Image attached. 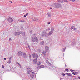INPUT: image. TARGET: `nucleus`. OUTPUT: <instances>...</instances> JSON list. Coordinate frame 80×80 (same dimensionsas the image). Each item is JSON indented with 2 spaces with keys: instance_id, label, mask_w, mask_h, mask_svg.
<instances>
[{
  "instance_id": "obj_1",
  "label": "nucleus",
  "mask_w": 80,
  "mask_h": 80,
  "mask_svg": "<svg viewBox=\"0 0 80 80\" xmlns=\"http://www.w3.org/2000/svg\"><path fill=\"white\" fill-rule=\"evenodd\" d=\"M32 40L33 42H35L36 44L38 43V39H37V37H32Z\"/></svg>"
},
{
  "instance_id": "obj_2",
  "label": "nucleus",
  "mask_w": 80,
  "mask_h": 80,
  "mask_svg": "<svg viewBox=\"0 0 80 80\" xmlns=\"http://www.w3.org/2000/svg\"><path fill=\"white\" fill-rule=\"evenodd\" d=\"M42 35L43 37H47L48 36L47 34V33L46 32H45V31H43L42 34Z\"/></svg>"
},
{
  "instance_id": "obj_3",
  "label": "nucleus",
  "mask_w": 80,
  "mask_h": 80,
  "mask_svg": "<svg viewBox=\"0 0 80 80\" xmlns=\"http://www.w3.org/2000/svg\"><path fill=\"white\" fill-rule=\"evenodd\" d=\"M32 57L33 58L37 59L38 58V55L36 53H33Z\"/></svg>"
},
{
  "instance_id": "obj_4",
  "label": "nucleus",
  "mask_w": 80,
  "mask_h": 80,
  "mask_svg": "<svg viewBox=\"0 0 80 80\" xmlns=\"http://www.w3.org/2000/svg\"><path fill=\"white\" fill-rule=\"evenodd\" d=\"M32 72V69L30 68H28L27 69V73L30 74Z\"/></svg>"
},
{
  "instance_id": "obj_5",
  "label": "nucleus",
  "mask_w": 80,
  "mask_h": 80,
  "mask_svg": "<svg viewBox=\"0 0 80 80\" xmlns=\"http://www.w3.org/2000/svg\"><path fill=\"white\" fill-rule=\"evenodd\" d=\"M18 55L19 57H21L22 56H23V53H22V52L21 51H19L18 53Z\"/></svg>"
},
{
  "instance_id": "obj_6",
  "label": "nucleus",
  "mask_w": 80,
  "mask_h": 80,
  "mask_svg": "<svg viewBox=\"0 0 80 80\" xmlns=\"http://www.w3.org/2000/svg\"><path fill=\"white\" fill-rule=\"evenodd\" d=\"M8 20L9 23H12L13 22V19L11 18H9L8 19Z\"/></svg>"
},
{
  "instance_id": "obj_7",
  "label": "nucleus",
  "mask_w": 80,
  "mask_h": 80,
  "mask_svg": "<svg viewBox=\"0 0 80 80\" xmlns=\"http://www.w3.org/2000/svg\"><path fill=\"white\" fill-rule=\"evenodd\" d=\"M52 7L55 8H58V3H55L52 4Z\"/></svg>"
},
{
  "instance_id": "obj_8",
  "label": "nucleus",
  "mask_w": 80,
  "mask_h": 80,
  "mask_svg": "<svg viewBox=\"0 0 80 80\" xmlns=\"http://www.w3.org/2000/svg\"><path fill=\"white\" fill-rule=\"evenodd\" d=\"M35 75V73L34 72H32L31 73L30 77L31 78H33Z\"/></svg>"
},
{
  "instance_id": "obj_9",
  "label": "nucleus",
  "mask_w": 80,
  "mask_h": 80,
  "mask_svg": "<svg viewBox=\"0 0 80 80\" xmlns=\"http://www.w3.org/2000/svg\"><path fill=\"white\" fill-rule=\"evenodd\" d=\"M45 51H46V52H48V46H47L45 47Z\"/></svg>"
},
{
  "instance_id": "obj_10",
  "label": "nucleus",
  "mask_w": 80,
  "mask_h": 80,
  "mask_svg": "<svg viewBox=\"0 0 80 80\" xmlns=\"http://www.w3.org/2000/svg\"><path fill=\"white\" fill-rule=\"evenodd\" d=\"M22 55L23 57L24 58H27V54H26V53L23 52Z\"/></svg>"
},
{
  "instance_id": "obj_11",
  "label": "nucleus",
  "mask_w": 80,
  "mask_h": 80,
  "mask_svg": "<svg viewBox=\"0 0 80 80\" xmlns=\"http://www.w3.org/2000/svg\"><path fill=\"white\" fill-rule=\"evenodd\" d=\"M62 7L61 4L58 3V8H62Z\"/></svg>"
},
{
  "instance_id": "obj_12",
  "label": "nucleus",
  "mask_w": 80,
  "mask_h": 80,
  "mask_svg": "<svg viewBox=\"0 0 80 80\" xmlns=\"http://www.w3.org/2000/svg\"><path fill=\"white\" fill-rule=\"evenodd\" d=\"M66 74L68 75V76H70V77H72V74H71L70 73H66Z\"/></svg>"
},
{
  "instance_id": "obj_13",
  "label": "nucleus",
  "mask_w": 80,
  "mask_h": 80,
  "mask_svg": "<svg viewBox=\"0 0 80 80\" xmlns=\"http://www.w3.org/2000/svg\"><path fill=\"white\" fill-rule=\"evenodd\" d=\"M32 21H38V19L37 18H32Z\"/></svg>"
},
{
  "instance_id": "obj_14",
  "label": "nucleus",
  "mask_w": 80,
  "mask_h": 80,
  "mask_svg": "<svg viewBox=\"0 0 80 80\" xmlns=\"http://www.w3.org/2000/svg\"><path fill=\"white\" fill-rule=\"evenodd\" d=\"M45 44V42H44V41H42L40 43V45H43Z\"/></svg>"
},
{
  "instance_id": "obj_15",
  "label": "nucleus",
  "mask_w": 80,
  "mask_h": 80,
  "mask_svg": "<svg viewBox=\"0 0 80 80\" xmlns=\"http://www.w3.org/2000/svg\"><path fill=\"white\" fill-rule=\"evenodd\" d=\"M47 52H47L46 51L44 50L43 51V53L44 55L45 56L46 55H47Z\"/></svg>"
},
{
  "instance_id": "obj_16",
  "label": "nucleus",
  "mask_w": 80,
  "mask_h": 80,
  "mask_svg": "<svg viewBox=\"0 0 80 80\" xmlns=\"http://www.w3.org/2000/svg\"><path fill=\"white\" fill-rule=\"evenodd\" d=\"M71 30H76L75 27V26H72L71 28Z\"/></svg>"
},
{
  "instance_id": "obj_17",
  "label": "nucleus",
  "mask_w": 80,
  "mask_h": 80,
  "mask_svg": "<svg viewBox=\"0 0 80 80\" xmlns=\"http://www.w3.org/2000/svg\"><path fill=\"white\" fill-rule=\"evenodd\" d=\"M33 61L34 63H37V59H34L33 60Z\"/></svg>"
},
{
  "instance_id": "obj_18",
  "label": "nucleus",
  "mask_w": 80,
  "mask_h": 80,
  "mask_svg": "<svg viewBox=\"0 0 80 80\" xmlns=\"http://www.w3.org/2000/svg\"><path fill=\"white\" fill-rule=\"evenodd\" d=\"M22 33V32H17L16 34H17V36H18V35H20V34H21Z\"/></svg>"
},
{
  "instance_id": "obj_19",
  "label": "nucleus",
  "mask_w": 80,
  "mask_h": 80,
  "mask_svg": "<svg viewBox=\"0 0 80 80\" xmlns=\"http://www.w3.org/2000/svg\"><path fill=\"white\" fill-rule=\"evenodd\" d=\"M17 64L19 65V67L20 68H22V66H21V65L19 63L17 62Z\"/></svg>"
},
{
  "instance_id": "obj_20",
  "label": "nucleus",
  "mask_w": 80,
  "mask_h": 80,
  "mask_svg": "<svg viewBox=\"0 0 80 80\" xmlns=\"http://www.w3.org/2000/svg\"><path fill=\"white\" fill-rule=\"evenodd\" d=\"M45 67V66L43 65H41L39 67L40 68H44Z\"/></svg>"
},
{
  "instance_id": "obj_21",
  "label": "nucleus",
  "mask_w": 80,
  "mask_h": 80,
  "mask_svg": "<svg viewBox=\"0 0 80 80\" xmlns=\"http://www.w3.org/2000/svg\"><path fill=\"white\" fill-rule=\"evenodd\" d=\"M53 33V32L52 31H51L49 32L48 33V35H52V34Z\"/></svg>"
},
{
  "instance_id": "obj_22",
  "label": "nucleus",
  "mask_w": 80,
  "mask_h": 80,
  "mask_svg": "<svg viewBox=\"0 0 80 80\" xmlns=\"http://www.w3.org/2000/svg\"><path fill=\"white\" fill-rule=\"evenodd\" d=\"M55 29V28H54L53 27H52L51 28V30L52 32H53V31H54V30Z\"/></svg>"
},
{
  "instance_id": "obj_23",
  "label": "nucleus",
  "mask_w": 80,
  "mask_h": 80,
  "mask_svg": "<svg viewBox=\"0 0 80 80\" xmlns=\"http://www.w3.org/2000/svg\"><path fill=\"white\" fill-rule=\"evenodd\" d=\"M41 63H42V62H41L39 61L38 63V65H41Z\"/></svg>"
},
{
  "instance_id": "obj_24",
  "label": "nucleus",
  "mask_w": 80,
  "mask_h": 80,
  "mask_svg": "<svg viewBox=\"0 0 80 80\" xmlns=\"http://www.w3.org/2000/svg\"><path fill=\"white\" fill-rule=\"evenodd\" d=\"M48 15L49 16V17H51V13L50 12H48Z\"/></svg>"
},
{
  "instance_id": "obj_25",
  "label": "nucleus",
  "mask_w": 80,
  "mask_h": 80,
  "mask_svg": "<svg viewBox=\"0 0 80 80\" xmlns=\"http://www.w3.org/2000/svg\"><path fill=\"white\" fill-rule=\"evenodd\" d=\"M21 33H22V34L24 36H25V33L24 32H22Z\"/></svg>"
},
{
  "instance_id": "obj_26",
  "label": "nucleus",
  "mask_w": 80,
  "mask_h": 80,
  "mask_svg": "<svg viewBox=\"0 0 80 80\" xmlns=\"http://www.w3.org/2000/svg\"><path fill=\"white\" fill-rule=\"evenodd\" d=\"M65 71L66 72H70V70H68V69H65Z\"/></svg>"
},
{
  "instance_id": "obj_27",
  "label": "nucleus",
  "mask_w": 80,
  "mask_h": 80,
  "mask_svg": "<svg viewBox=\"0 0 80 80\" xmlns=\"http://www.w3.org/2000/svg\"><path fill=\"white\" fill-rule=\"evenodd\" d=\"M78 75V72H74V75Z\"/></svg>"
},
{
  "instance_id": "obj_28",
  "label": "nucleus",
  "mask_w": 80,
  "mask_h": 80,
  "mask_svg": "<svg viewBox=\"0 0 80 80\" xmlns=\"http://www.w3.org/2000/svg\"><path fill=\"white\" fill-rule=\"evenodd\" d=\"M63 2H66V3H68V1L67 0H63Z\"/></svg>"
},
{
  "instance_id": "obj_29",
  "label": "nucleus",
  "mask_w": 80,
  "mask_h": 80,
  "mask_svg": "<svg viewBox=\"0 0 80 80\" xmlns=\"http://www.w3.org/2000/svg\"><path fill=\"white\" fill-rule=\"evenodd\" d=\"M7 62L8 63L10 64V63H11V61L10 60H9V61H8Z\"/></svg>"
},
{
  "instance_id": "obj_30",
  "label": "nucleus",
  "mask_w": 80,
  "mask_h": 80,
  "mask_svg": "<svg viewBox=\"0 0 80 80\" xmlns=\"http://www.w3.org/2000/svg\"><path fill=\"white\" fill-rule=\"evenodd\" d=\"M61 75H62L63 76H65V74L63 73L61 74Z\"/></svg>"
},
{
  "instance_id": "obj_31",
  "label": "nucleus",
  "mask_w": 80,
  "mask_h": 80,
  "mask_svg": "<svg viewBox=\"0 0 80 80\" xmlns=\"http://www.w3.org/2000/svg\"><path fill=\"white\" fill-rule=\"evenodd\" d=\"M46 60V63H48H48H49L48 61V60Z\"/></svg>"
},
{
  "instance_id": "obj_32",
  "label": "nucleus",
  "mask_w": 80,
  "mask_h": 80,
  "mask_svg": "<svg viewBox=\"0 0 80 80\" xmlns=\"http://www.w3.org/2000/svg\"><path fill=\"white\" fill-rule=\"evenodd\" d=\"M65 49H66V48H64L63 49V52H65Z\"/></svg>"
},
{
  "instance_id": "obj_33",
  "label": "nucleus",
  "mask_w": 80,
  "mask_h": 80,
  "mask_svg": "<svg viewBox=\"0 0 80 80\" xmlns=\"http://www.w3.org/2000/svg\"><path fill=\"white\" fill-rule=\"evenodd\" d=\"M70 1H71V2H75V0H69Z\"/></svg>"
},
{
  "instance_id": "obj_34",
  "label": "nucleus",
  "mask_w": 80,
  "mask_h": 80,
  "mask_svg": "<svg viewBox=\"0 0 80 80\" xmlns=\"http://www.w3.org/2000/svg\"><path fill=\"white\" fill-rule=\"evenodd\" d=\"M4 67H5V66L3 65H2V68H4Z\"/></svg>"
},
{
  "instance_id": "obj_35",
  "label": "nucleus",
  "mask_w": 80,
  "mask_h": 80,
  "mask_svg": "<svg viewBox=\"0 0 80 80\" xmlns=\"http://www.w3.org/2000/svg\"><path fill=\"white\" fill-rule=\"evenodd\" d=\"M70 70L71 72H73V71H75V70H72V69H70Z\"/></svg>"
},
{
  "instance_id": "obj_36",
  "label": "nucleus",
  "mask_w": 80,
  "mask_h": 80,
  "mask_svg": "<svg viewBox=\"0 0 80 80\" xmlns=\"http://www.w3.org/2000/svg\"><path fill=\"white\" fill-rule=\"evenodd\" d=\"M38 52H40V49H38Z\"/></svg>"
},
{
  "instance_id": "obj_37",
  "label": "nucleus",
  "mask_w": 80,
  "mask_h": 80,
  "mask_svg": "<svg viewBox=\"0 0 80 80\" xmlns=\"http://www.w3.org/2000/svg\"><path fill=\"white\" fill-rule=\"evenodd\" d=\"M20 22H24V21L23 20H21L20 21Z\"/></svg>"
},
{
  "instance_id": "obj_38",
  "label": "nucleus",
  "mask_w": 80,
  "mask_h": 80,
  "mask_svg": "<svg viewBox=\"0 0 80 80\" xmlns=\"http://www.w3.org/2000/svg\"><path fill=\"white\" fill-rule=\"evenodd\" d=\"M11 40H12V39H11V38H10L9 40V42H10V41H11Z\"/></svg>"
},
{
  "instance_id": "obj_39",
  "label": "nucleus",
  "mask_w": 80,
  "mask_h": 80,
  "mask_svg": "<svg viewBox=\"0 0 80 80\" xmlns=\"http://www.w3.org/2000/svg\"><path fill=\"white\" fill-rule=\"evenodd\" d=\"M12 58V57H11L9 58V60H11Z\"/></svg>"
},
{
  "instance_id": "obj_40",
  "label": "nucleus",
  "mask_w": 80,
  "mask_h": 80,
  "mask_svg": "<svg viewBox=\"0 0 80 80\" xmlns=\"http://www.w3.org/2000/svg\"><path fill=\"white\" fill-rule=\"evenodd\" d=\"M21 30H22L23 29V27L22 26L21 27Z\"/></svg>"
},
{
  "instance_id": "obj_41",
  "label": "nucleus",
  "mask_w": 80,
  "mask_h": 80,
  "mask_svg": "<svg viewBox=\"0 0 80 80\" xmlns=\"http://www.w3.org/2000/svg\"><path fill=\"white\" fill-rule=\"evenodd\" d=\"M23 17H27V15H26H26H24V16H23Z\"/></svg>"
},
{
  "instance_id": "obj_42",
  "label": "nucleus",
  "mask_w": 80,
  "mask_h": 80,
  "mask_svg": "<svg viewBox=\"0 0 80 80\" xmlns=\"http://www.w3.org/2000/svg\"><path fill=\"white\" fill-rule=\"evenodd\" d=\"M72 75H75V72H73L72 73Z\"/></svg>"
},
{
  "instance_id": "obj_43",
  "label": "nucleus",
  "mask_w": 80,
  "mask_h": 80,
  "mask_svg": "<svg viewBox=\"0 0 80 80\" xmlns=\"http://www.w3.org/2000/svg\"><path fill=\"white\" fill-rule=\"evenodd\" d=\"M36 68H39V66H37V67Z\"/></svg>"
},
{
  "instance_id": "obj_44",
  "label": "nucleus",
  "mask_w": 80,
  "mask_h": 80,
  "mask_svg": "<svg viewBox=\"0 0 80 80\" xmlns=\"http://www.w3.org/2000/svg\"><path fill=\"white\" fill-rule=\"evenodd\" d=\"M28 48H29V49H30V46L29 45H28Z\"/></svg>"
},
{
  "instance_id": "obj_45",
  "label": "nucleus",
  "mask_w": 80,
  "mask_h": 80,
  "mask_svg": "<svg viewBox=\"0 0 80 80\" xmlns=\"http://www.w3.org/2000/svg\"><path fill=\"white\" fill-rule=\"evenodd\" d=\"M28 15V13H26V16H27V15Z\"/></svg>"
},
{
  "instance_id": "obj_46",
  "label": "nucleus",
  "mask_w": 80,
  "mask_h": 80,
  "mask_svg": "<svg viewBox=\"0 0 80 80\" xmlns=\"http://www.w3.org/2000/svg\"><path fill=\"white\" fill-rule=\"evenodd\" d=\"M48 25H50V22H49L48 23Z\"/></svg>"
},
{
  "instance_id": "obj_47",
  "label": "nucleus",
  "mask_w": 80,
  "mask_h": 80,
  "mask_svg": "<svg viewBox=\"0 0 80 80\" xmlns=\"http://www.w3.org/2000/svg\"><path fill=\"white\" fill-rule=\"evenodd\" d=\"M29 58L31 57V55H30V54L29 55Z\"/></svg>"
},
{
  "instance_id": "obj_48",
  "label": "nucleus",
  "mask_w": 80,
  "mask_h": 80,
  "mask_svg": "<svg viewBox=\"0 0 80 80\" xmlns=\"http://www.w3.org/2000/svg\"><path fill=\"white\" fill-rule=\"evenodd\" d=\"M30 58V60H32V58H31V57H30V58Z\"/></svg>"
},
{
  "instance_id": "obj_49",
  "label": "nucleus",
  "mask_w": 80,
  "mask_h": 80,
  "mask_svg": "<svg viewBox=\"0 0 80 80\" xmlns=\"http://www.w3.org/2000/svg\"><path fill=\"white\" fill-rule=\"evenodd\" d=\"M9 2H10V3H12V1H9Z\"/></svg>"
},
{
  "instance_id": "obj_50",
  "label": "nucleus",
  "mask_w": 80,
  "mask_h": 80,
  "mask_svg": "<svg viewBox=\"0 0 80 80\" xmlns=\"http://www.w3.org/2000/svg\"><path fill=\"white\" fill-rule=\"evenodd\" d=\"M4 60H6V58H4Z\"/></svg>"
},
{
  "instance_id": "obj_51",
  "label": "nucleus",
  "mask_w": 80,
  "mask_h": 80,
  "mask_svg": "<svg viewBox=\"0 0 80 80\" xmlns=\"http://www.w3.org/2000/svg\"><path fill=\"white\" fill-rule=\"evenodd\" d=\"M49 63V65L50 66V65H51V64L50 63V62H49V63H48V64Z\"/></svg>"
},
{
  "instance_id": "obj_52",
  "label": "nucleus",
  "mask_w": 80,
  "mask_h": 80,
  "mask_svg": "<svg viewBox=\"0 0 80 80\" xmlns=\"http://www.w3.org/2000/svg\"><path fill=\"white\" fill-rule=\"evenodd\" d=\"M48 30H50V28H48Z\"/></svg>"
},
{
  "instance_id": "obj_53",
  "label": "nucleus",
  "mask_w": 80,
  "mask_h": 80,
  "mask_svg": "<svg viewBox=\"0 0 80 80\" xmlns=\"http://www.w3.org/2000/svg\"><path fill=\"white\" fill-rule=\"evenodd\" d=\"M32 31H31L30 32V33H32Z\"/></svg>"
},
{
  "instance_id": "obj_54",
  "label": "nucleus",
  "mask_w": 80,
  "mask_h": 80,
  "mask_svg": "<svg viewBox=\"0 0 80 80\" xmlns=\"http://www.w3.org/2000/svg\"><path fill=\"white\" fill-rule=\"evenodd\" d=\"M46 31H48V29H46Z\"/></svg>"
},
{
  "instance_id": "obj_55",
  "label": "nucleus",
  "mask_w": 80,
  "mask_h": 80,
  "mask_svg": "<svg viewBox=\"0 0 80 80\" xmlns=\"http://www.w3.org/2000/svg\"><path fill=\"white\" fill-rule=\"evenodd\" d=\"M78 78H79V79H80V77H79Z\"/></svg>"
},
{
  "instance_id": "obj_56",
  "label": "nucleus",
  "mask_w": 80,
  "mask_h": 80,
  "mask_svg": "<svg viewBox=\"0 0 80 80\" xmlns=\"http://www.w3.org/2000/svg\"><path fill=\"white\" fill-rule=\"evenodd\" d=\"M50 9H52V8H50Z\"/></svg>"
},
{
  "instance_id": "obj_57",
  "label": "nucleus",
  "mask_w": 80,
  "mask_h": 80,
  "mask_svg": "<svg viewBox=\"0 0 80 80\" xmlns=\"http://www.w3.org/2000/svg\"><path fill=\"white\" fill-rule=\"evenodd\" d=\"M65 66H66V64H65Z\"/></svg>"
},
{
  "instance_id": "obj_58",
  "label": "nucleus",
  "mask_w": 80,
  "mask_h": 80,
  "mask_svg": "<svg viewBox=\"0 0 80 80\" xmlns=\"http://www.w3.org/2000/svg\"><path fill=\"white\" fill-rule=\"evenodd\" d=\"M61 3H62V2H60Z\"/></svg>"
}]
</instances>
